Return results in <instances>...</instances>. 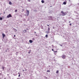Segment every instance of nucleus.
Segmentation results:
<instances>
[{
  "label": "nucleus",
  "mask_w": 79,
  "mask_h": 79,
  "mask_svg": "<svg viewBox=\"0 0 79 79\" xmlns=\"http://www.w3.org/2000/svg\"><path fill=\"white\" fill-rule=\"evenodd\" d=\"M71 23V21H70L69 22V23Z\"/></svg>",
  "instance_id": "obj_31"
},
{
  "label": "nucleus",
  "mask_w": 79,
  "mask_h": 79,
  "mask_svg": "<svg viewBox=\"0 0 79 79\" xmlns=\"http://www.w3.org/2000/svg\"><path fill=\"white\" fill-rule=\"evenodd\" d=\"M26 11L27 15H25V16H29V10H27Z\"/></svg>",
  "instance_id": "obj_2"
},
{
  "label": "nucleus",
  "mask_w": 79,
  "mask_h": 79,
  "mask_svg": "<svg viewBox=\"0 0 79 79\" xmlns=\"http://www.w3.org/2000/svg\"><path fill=\"white\" fill-rule=\"evenodd\" d=\"M31 50H29L28 52V53H31Z\"/></svg>",
  "instance_id": "obj_8"
},
{
  "label": "nucleus",
  "mask_w": 79,
  "mask_h": 79,
  "mask_svg": "<svg viewBox=\"0 0 79 79\" xmlns=\"http://www.w3.org/2000/svg\"><path fill=\"white\" fill-rule=\"evenodd\" d=\"M21 75H20H20H19V77H20V76Z\"/></svg>",
  "instance_id": "obj_24"
},
{
  "label": "nucleus",
  "mask_w": 79,
  "mask_h": 79,
  "mask_svg": "<svg viewBox=\"0 0 79 79\" xmlns=\"http://www.w3.org/2000/svg\"><path fill=\"white\" fill-rule=\"evenodd\" d=\"M47 72V73H50V70H48Z\"/></svg>",
  "instance_id": "obj_13"
},
{
  "label": "nucleus",
  "mask_w": 79,
  "mask_h": 79,
  "mask_svg": "<svg viewBox=\"0 0 79 79\" xmlns=\"http://www.w3.org/2000/svg\"><path fill=\"white\" fill-rule=\"evenodd\" d=\"M24 32H27V31L26 30H25L23 31Z\"/></svg>",
  "instance_id": "obj_7"
},
{
  "label": "nucleus",
  "mask_w": 79,
  "mask_h": 79,
  "mask_svg": "<svg viewBox=\"0 0 79 79\" xmlns=\"http://www.w3.org/2000/svg\"><path fill=\"white\" fill-rule=\"evenodd\" d=\"M52 51H53L54 52H55V53H56V52H57L56 51H54V50H52Z\"/></svg>",
  "instance_id": "obj_15"
},
{
  "label": "nucleus",
  "mask_w": 79,
  "mask_h": 79,
  "mask_svg": "<svg viewBox=\"0 0 79 79\" xmlns=\"http://www.w3.org/2000/svg\"><path fill=\"white\" fill-rule=\"evenodd\" d=\"M20 16L21 17V18H22V15H20Z\"/></svg>",
  "instance_id": "obj_21"
},
{
  "label": "nucleus",
  "mask_w": 79,
  "mask_h": 79,
  "mask_svg": "<svg viewBox=\"0 0 79 79\" xmlns=\"http://www.w3.org/2000/svg\"><path fill=\"white\" fill-rule=\"evenodd\" d=\"M4 67H2V69H3V70H4Z\"/></svg>",
  "instance_id": "obj_17"
},
{
  "label": "nucleus",
  "mask_w": 79,
  "mask_h": 79,
  "mask_svg": "<svg viewBox=\"0 0 79 79\" xmlns=\"http://www.w3.org/2000/svg\"><path fill=\"white\" fill-rule=\"evenodd\" d=\"M50 28L49 27H48V31H50Z\"/></svg>",
  "instance_id": "obj_11"
},
{
  "label": "nucleus",
  "mask_w": 79,
  "mask_h": 79,
  "mask_svg": "<svg viewBox=\"0 0 79 79\" xmlns=\"http://www.w3.org/2000/svg\"><path fill=\"white\" fill-rule=\"evenodd\" d=\"M28 1L29 2H31V0H28Z\"/></svg>",
  "instance_id": "obj_19"
},
{
  "label": "nucleus",
  "mask_w": 79,
  "mask_h": 79,
  "mask_svg": "<svg viewBox=\"0 0 79 79\" xmlns=\"http://www.w3.org/2000/svg\"><path fill=\"white\" fill-rule=\"evenodd\" d=\"M29 42L31 43V44L32 43L33 41L31 40H30Z\"/></svg>",
  "instance_id": "obj_6"
},
{
  "label": "nucleus",
  "mask_w": 79,
  "mask_h": 79,
  "mask_svg": "<svg viewBox=\"0 0 79 79\" xmlns=\"http://www.w3.org/2000/svg\"><path fill=\"white\" fill-rule=\"evenodd\" d=\"M22 71H23V72H24V70H23Z\"/></svg>",
  "instance_id": "obj_26"
},
{
  "label": "nucleus",
  "mask_w": 79,
  "mask_h": 79,
  "mask_svg": "<svg viewBox=\"0 0 79 79\" xmlns=\"http://www.w3.org/2000/svg\"><path fill=\"white\" fill-rule=\"evenodd\" d=\"M45 37L47 38L48 37V35H46L45 36Z\"/></svg>",
  "instance_id": "obj_16"
},
{
  "label": "nucleus",
  "mask_w": 79,
  "mask_h": 79,
  "mask_svg": "<svg viewBox=\"0 0 79 79\" xmlns=\"http://www.w3.org/2000/svg\"><path fill=\"white\" fill-rule=\"evenodd\" d=\"M69 25H70V26H72V24H71V23H70L69 24Z\"/></svg>",
  "instance_id": "obj_20"
},
{
  "label": "nucleus",
  "mask_w": 79,
  "mask_h": 79,
  "mask_svg": "<svg viewBox=\"0 0 79 79\" xmlns=\"http://www.w3.org/2000/svg\"><path fill=\"white\" fill-rule=\"evenodd\" d=\"M17 79H19V78H17Z\"/></svg>",
  "instance_id": "obj_35"
},
{
  "label": "nucleus",
  "mask_w": 79,
  "mask_h": 79,
  "mask_svg": "<svg viewBox=\"0 0 79 79\" xmlns=\"http://www.w3.org/2000/svg\"><path fill=\"white\" fill-rule=\"evenodd\" d=\"M11 4H12V3L11 2H10V5H11Z\"/></svg>",
  "instance_id": "obj_22"
},
{
  "label": "nucleus",
  "mask_w": 79,
  "mask_h": 79,
  "mask_svg": "<svg viewBox=\"0 0 79 79\" xmlns=\"http://www.w3.org/2000/svg\"><path fill=\"white\" fill-rule=\"evenodd\" d=\"M48 26H49V25H48Z\"/></svg>",
  "instance_id": "obj_33"
},
{
  "label": "nucleus",
  "mask_w": 79,
  "mask_h": 79,
  "mask_svg": "<svg viewBox=\"0 0 79 79\" xmlns=\"http://www.w3.org/2000/svg\"><path fill=\"white\" fill-rule=\"evenodd\" d=\"M5 12H4V14H5Z\"/></svg>",
  "instance_id": "obj_32"
},
{
  "label": "nucleus",
  "mask_w": 79,
  "mask_h": 79,
  "mask_svg": "<svg viewBox=\"0 0 79 79\" xmlns=\"http://www.w3.org/2000/svg\"><path fill=\"white\" fill-rule=\"evenodd\" d=\"M16 31H17V30H16Z\"/></svg>",
  "instance_id": "obj_38"
},
{
  "label": "nucleus",
  "mask_w": 79,
  "mask_h": 79,
  "mask_svg": "<svg viewBox=\"0 0 79 79\" xmlns=\"http://www.w3.org/2000/svg\"><path fill=\"white\" fill-rule=\"evenodd\" d=\"M2 35L3 36L2 38H4V37H5V35L3 33H2Z\"/></svg>",
  "instance_id": "obj_4"
},
{
  "label": "nucleus",
  "mask_w": 79,
  "mask_h": 79,
  "mask_svg": "<svg viewBox=\"0 0 79 79\" xmlns=\"http://www.w3.org/2000/svg\"><path fill=\"white\" fill-rule=\"evenodd\" d=\"M15 12H17V11H18V10H16L15 11Z\"/></svg>",
  "instance_id": "obj_18"
},
{
  "label": "nucleus",
  "mask_w": 79,
  "mask_h": 79,
  "mask_svg": "<svg viewBox=\"0 0 79 79\" xmlns=\"http://www.w3.org/2000/svg\"><path fill=\"white\" fill-rule=\"evenodd\" d=\"M53 29H54V28H55V27H53Z\"/></svg>",
  "instance_id": "obj_28"
},
{
  "label": "nucleus",
  "mask_w": 79,
  "mask_h": 79,
  "mask_svg": "<svg viewBox=\"0 0 79 79\" xmlns=\"http://www.w3.org/2000/svg\"><path fill=\"white\" fill-rule=\"evenodd\" d=\"M35 33H36V32H35Z\"/></svg>",
  "instance_id": "obj_36"
},
{
  "label": "nucleus",
  "mask_w": 79,
  "mask_h": 79,
  "mask_svg": "<svg viewBox=\"0 0 79 79\" xmlns=\"http://www.w3.org/2000/svg\"><path fill=\"white\" fill-rule=\"evenodd\" d=\"M33 40H35V39H34V38H33Z\"/></svg>",
  "instance_id": "obj_25"
},
{
  "label": "nucleus",
  "mask_w": 79,
  "mask_h": 79,
  "mask_svg": "<svg viewBox=\"0 0 79 79\" xmlns=\"http://www.w3.org/2000/svg\"><path fill=\"white\" fill-rule=\"evenodd\" d=\"M52 50H53V49H52Z\"/></svg>",
  "instance_id": "obj_39"
},
{
  "label": "nucleus",
  "mask_w": 79,
  "mask_h": 79,
  "mask_svg": "<svg viewBox=\"0 0 79 79\" xmlns=\"http://www.w3.org/2000/svg\"><path fill=\"white\" fill-rule=\"evenodd\" d=\"M14 37H16V35H14Z\"/></svg>",
  "instance_id": "obj_29"
},
{
  "label": "nucleus",
  "mask_w": 79,
  "mask_h": 79,
  "mask_svg": "<svg viewBox=\"0 0 79 79\" xmlns=\"http://www.w3.org/2000/svg\"><path fill=\"white\" fill-rule=\"evenodd\" d=\"M0 75H2V74L0 73Z\"/></svg>",
  "instance_id": "obj_34"
},
{
  "label": "nucleus",
  "mask_w": 79,
  "mask_h": 79,
  "mask_svg": "<svg viewBox=\"0 0 79 79\" xmlns=\"http://www.w3.org/2000/svg\"><path fill=\"white\" fill-rule=\"evenodd\" d=\"M18 74H19V75H20V73H18Z\"/></svg>",
  "instance_id": "obj_23"
},
{
  "label": "nucleus",
  "mask_w": 79,
  "mask_h": 79,
  "mask_svg": "<svg viewBox=\"0 0 79 79\" xmlns=\"http://www.w3.org/2000/svg\"><path fill=\"white\" fill-rule=\"evenodd\" d=\"M10 14H9L8 15H7V18H10Z\"/></svg>",
  "instance_id": "obj_5"
},
{
  "label": "nucleus",
  "mask_w": 79,
  "mask_h": 79,
  "mask_svg": "<svg viewBox=\"0 0 79 79\" xmlns=\"http://www.w3.org/2000/svg\"><path fill=\"white\" fill-rule=\"evenodd\" d=\"M61 14H62V16H65V15H66V14L68 13V12H64L63 11H61Z\"/></svg>",
  "instance_id": "obj_1"
},
{
  "label": "nucleus",
  "mask_w": 79,
  "mask_h": 79,
  "mask_svg": "<svg viewBox=\"0 0 79 79\" xmlns=\"http://www.w3.org/2000/svg\"><path fill=\"white\" fill-rule=\"evenodd\" d=\"M59 73V71H58V70H57L56 72V73Z\"/></svg>",
  "instance_id": "obj_12"
},
{
  "label": "nucleus",
  "mask_w": 79,
  "mask_h": 79,
  "mask_svg": "<svg viewBox=\"0 0 79 79\" xmlns=\"http://www.w3.org/2000/svg\"><path fill=\"white\" fill-rule=\"evenodd\" d=\"M41 2L42 3H44V1L42 0L41 1Z\"/></svg>",
  "instance_id": "obj_9"
},
{
  "label": "nucleus",
  "mask_w": 79,
  "mask_h": 79,
  "mask_svg": "<svg viewBox=\"0 0 79 79\" xmlns=\"http://www.w3.org/2000/svg\"><path fill=\"white\" fill-rule=\"evenodd\" d=\"M10 17H11V15H10Z\"/></svg>",
  "instance_id": "obj_30"
},
{
  "label": "nucleus",
  "mask_w": 79,
  "mask_h": 79,
  "mask_svg": "<svg viewBox=\"0 0 79 79\" xmlns=\"http://www.w3.org/2000/svg\"><path fill=\"white\" fill-rule=\"evenodd\" d=\"M63 4L64 5H66V2H63Z\"/></svg>",
  "instance_id": "obj_10"
},
{
  "label": "nucleus",
  "mask_w": 79,
  "mask_h": 79,
  "mask_svg": "<svg viewBox=\"0 0 79 79\" xmlns=\"http://www.w3.org/2000/svg\"><path fill=\"white\" fill-rule=\"evenodd\" d=\"M62 58L63 59H65V58H66V55H63L62 56Z\"/></svg>",
  "instance_id": "obj_3"
},
{
  "label": "nucleus",
  "mask_w": 79,
  "mask_h": 79,
  "mask_svg": "<svg viewBox=\"0 0 79 79\" xmlns=\"http://www.w3.org/2000/svg\"><path fill=\"white\" fill-rule=\"evenodd\" d=\"M9 5H10V2H9Z\"/></svg>",
  "instance_id": "obj_27"
},
{
  "label": "nucleus",
  "mask_w": 79,
  "mask_h": 79,
  "mask_svg": "<svg viewBox=\"0 0 79 79\" xmlns=\"http://www.w3.org/2000/svg\"><path fill=\"white\" fill-rule=\"evenodd\" d=\"M3 19V18L2 17H0V20H2Z\"/></svg>",
  "instance_id": "obj_14"
},
{
  "label": "nucleus",
  "mask_w": 79,
  "mask_h": 79,
  "mask_svg": "<svg viewBox=\"0 0 79 79\" xmlns=\"http://www.w3.org/2000/svg\"><path fill=\"white\" fill-rule=\"evenodd\" d=\"M25 71H26V70H25Z\"/></svg>",
  "instance_id": "obj_37"
}]
</instances>
